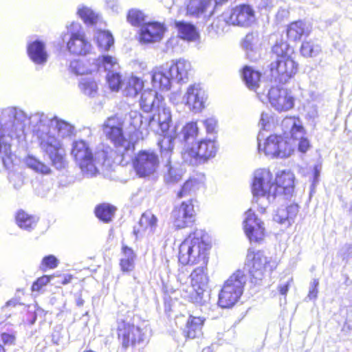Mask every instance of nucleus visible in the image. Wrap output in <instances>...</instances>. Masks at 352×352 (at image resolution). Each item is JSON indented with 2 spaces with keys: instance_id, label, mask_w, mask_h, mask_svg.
<instances>
[{
  "instance_id": "9b49d317",
  "label": "nucleus",
  "mask_w": 352,
  "mask_h": 352,
  "mask_svg": "<svg viewBox=\"0 0 352 352\" xmlns=\"http://www.w3.org/2000/svg\"><path fill=\"white\" fill-rule=\"evenodd\" d=\"M251 192L254 197H276L274 177L268 168H258L253 175Z\"/></svg>"
},
{
  "instance_id": "f257e3e1",
  "label": "nucleus",
  "mask_w": 352,
  "mask_h": 352,
  "mask_svg": "<svg viewBox=\"0 0 352 352\" xmlns=\"http://www.w3.org/2000/svg\"><path fill=\"white\" fill-rule=\"evenodd\" d=\"M212 248L209 234L205 230L195 229L179 244L178 262L183 266L208 265Z\"/></svg>"
},
{
  "instance_id": "7c9ffc66",
  "label": "nucleus",
  "mask_w": 352,
  "mask_h": 352,
  "mask_svg": "<svg viewBox=\"0 0 352 352\" xmlns=\"http://www.w3.org/2000/svg\"><path fill=\"white\" fill-rule=\"evenodd\" d=\"M169 70L173 78L179 82H184L188 78L191 65L188 61L179 59L170 65Z\"/></svg>"
},
{
  "instance_id": "412c9836",
  "label": "nucleus",
  "mask_w": 352,
  "mask_h": 352,
  "mask_svg": "<svg viewBox=\"0 0 352 352\" xmlns=\"http://www.w3.org/2000/svg\"><path fill=\"white\" fill-rule=\"evenodd\" d=\"M185 10L186 16L196 19L208 18L214 14V7L210 0H188Z\"/></svg>"
},
{
  "instance_id": "de8ad7c7",
  "label": "nucleus",
  "mask_w": 352,
  "mask_h": 352,
  "mask_svg": "<svg viewBox=\"0 0 352 352\" xmlns=\"http://www.w3.org/2000/svg\"><path fill=\"white\" fill-rule=\"evenodd\" d=\"M318 52L311 41H304L300 47V53L304 57H312Z\"/></svg>"
},
{
  "instance_id": "c9c22d12",
  "label": "nucleus",
  "mask_w": 352,
  "mask_h": 352,
  "mask_svg": "<svg viewBox=\"0 0 352 352\" xmlns=\"http://www.w3.org/2000/svg\"><path fill=\"white\" fill-rule=\"evenodd\" d=\"M94 65L95 59L78 58L70 63L69 70L76 75H85L91 72Z\"/></svg>"
},
{
  "instance_id": "37998d69",
  "label": "nucleus",
  "mask_w": 352,
  "mask_h": 352,
  "mask_svg": "<svg viewBox=\"0 0 352 352\" xmlns=\"http://www.w3.org/2000/svg\"><path fill=\"white\" fill-rule=\"evenodd\" d=\"M81 91L86 95L93 96L98 91V82L96 80L91 78L82 79L79 84Z\"/></svg>"
},
{
  "instance_id": "1a4fd4ad",
  "label": "nucleus",
  "mask_w": 352,
  "mask_h": 352,
  "mask_svg": "<svg viewBox=\"0 0 352 352\" xmlns=\"http://www.w3.org/2000/svg\"><path fill=\"white\" fill-rule=\"evenodd\" d=\"M218 146L214 140L202 139L195 145L187 147L183 152V157L195 165L207 162L215 157Z\"/></svg>"
},
{
  "instance_id": "603ef678",
  "label": "nucleus",
  "mask_w": 352,
  "mask_h": 352,
  "mask_svg": "<svg viewBox=\"0 0 352 352\" xmlns=\"http://www.w3.org/2000/svg\"><path fill=\"white\" fill-rule=\"evenodd\" d=\"M80 17L86 23L95 24L98 21V16L89 9L82 8L78 12Z\"/></svg>"
},
{
  "instance_id": "bb28decb",
  "label": "nucleus",
  "mask_w": 352,
  "mask_h": 352,
  "mask_svg": "<svg viewBox=\"0 0 352 352\" xmlns=\"http://www.w3.org/2000/svg\"><path fill=\"white\" fill-rule=\"evenodd\" d=\"M204 322L205 318L203 317L189 316L184 330L185 338L186 339H195L201 336Z\"/></svg>"
},
{
  "instance_id": "052dcab7",
  "label": "nucleus",
  "mask_w": 352,
  "mask_h": 352,
  "mask_svg": "<svg viewBox=\"0 0 352 352\" xmlns=\"http://www.w3.org/2000/svg\"><path fill=\"white\" fill-rule=\"evenodd\" d=\"M102 63L104 67L110 66L112 67L117 63L115 58L111 56H102L101 57Z\"/></svg>"
},
{
  "instance_id": "79ce46f5",
  "label": "nucleus",
  "mask_w": 352,
  "mask_h": 352,
  "mask_svg": "<svg viewBox=\"0 0 352 352\" xmlns=\"http://www.w3.org/2000/svg\"><path fill=\"white\" fill-rule=\"evenodd\" d=\"M109 89L113 91H118L122 85V75L116 72H109L106 76Z\"/></svg>"
},
{
  "instance_id": "e433bc0d",
  "label": "nucleus",
  "mask_w": 352,
  "mask_h": 352,
  "mask_svg": "<svg viewBox=\"0 0 352 352\" xmlns=\"http://www.w3.org/2000/svg\"><path fill=\"white\" fill-rule=\"evenodd\" d=\"M298 212V206L297 204H290L287 207L278 208L274 219L279 223H284L287 221L294 219Z\"/></svg>"
},
{
  "instance_id": "5701e85b",
  "label": "nucleus",
  "mask_w": 352,
  "mask_h": 352,
  "mask_svg": "<svg viewBox=\"0 0 352 352\" xmlns=\"http://www.w3.org/2000/svg\"><path fill=\"white\" fill-rule=\"evenodd\" d=\"M139 103L144 112L149 113L164 104V98L155 90L147 89L141 92Z\"/></svg>"
},
{
  "instance_id": "c756f323",
  "label": "nucleus",
  "mask_w": 352,
  "mask_h": 352,
  "mask_svg": "<svg viewBox=\"0 0 352 352\" xmlns=\"http://www.w3.org/2000/svg\"><path fill=\"white\" fill-rule=\"evenodd\" d=\"M157 112L151 119H155L162 135L169 134L172 124V116L169 108L162 104L160 109H156Z\"/></svg>"
},
{
  "instance_id": "6e6552de",
  "label": "nucleus",
  "mask_w": 352,
  "mask_h": 352,
  "mask_svg": "<svg viewBox=\"0 0 352 352\" xmlns=\"http://www.w3.org/2000/svg\"><path fill=\"white\" fill-rule=\"evenodd\" d=\"M194 199H189L175 206L170 214V221L176 230L192 226L196 222V211Z\"/></svg>"
},
{
  "instance_id": "e2e57ef3",
  "label": "nucleus",
  "mask_w": 352,
  "mask_h": 352,
  "mask_svg": "<svg viewBox=\"0 0 352 352\" xmlns=\"http://www.w3.org/2000/svg\"><path fill=\"white\" fill-rule=\"evenodd\" d=\"M61 276V275H58ZM73 279V276L71 274L63 275L61 280L58 283L60 285H65L69 284Z\"/></svg>"
},
{
  "instance_id": "2eb2a0df",
  "label": "nucleus",
  "mask_w": 352,
  "mask_h": 352,
  "mask_svg": "<svg viewBox=\"0 0 352 352\" xmlns=\"http://www.w3.org/2000/svg\"><path fill=\"white\" fill-rule=\"evenodd\" d=\"M133 168L140 177H146L154 174L159 166L157 155L148 150L139 151L132 159Z\"/></svg>"
},
{
  "instance_id": "864d4df0",
  "label": "nucleus",
  "mask_w": 352,
  "mask_h": 352,
  "mask_svg": "<svg viewBox=\"0 0 352 352\" xmlns=\"http://www.w3.org/2000/svg\"><path fill=\"white\" fill-rule=\"evenodd\" d=\"M58 265V259L54 255L44 256L41 263V269L42 271L54 269Z\"/></svg>"
},
{
  "instance_id": "dca6fc26",
  "label": "nucleus",
  "mask_w": 352,
  "mask_h": 352,
  "mask_svg": "<svg viewBox=\"0 0 352 352\" xmlns=\"http://www.w3.org/2000/svg\"><path fill=\"white\" fill-rule=\"evenodd\" d=\"M267 98L272 107L278 112L287 111L294 107L296 98L291 89L273 85L268 91Z\"/></svg>"
},
{
  "instance_id": "ea45409f",
  "label": "nucleus",
  "mask_w": 352,
  "mask_h": 352,
  "mask_svg": "<svg viewBox=\"0 0 352 352\" xmlns=\"http://www.w3.org/2000/svg\"><path fill=\"white\" fill-rule=\"evenodd\" d=\"M98 46L102 50H108L113 44V38L107 31H98L96 36Z\"/></svg>"
},
{
  "instance_id": "6e6d98bb",
  "label": "nucleus",
  "mask_w": 352,
  "mask_h": 352,
  "mask_svg": "<svg viewBox=\"0 0 352 352\" xmlns=\"http://www.w3.org/2000/svg\"><path fill=\"white\" fill-rule=\"evenodd\" d=\"M54 131H56L58 137L64 138L67 133L70 131L69 124L63 120H56Z\"/></svg>"
},
{
  "instance_id": "09e8293b",
  "label": "nucleus",
  "mask_w": 352,
  "mask_h": 352,
  "mask_svg": "<svg viewBox=\"0 0 352 352\" xmlns=\"http://www.w3.org/2000/svg\"><path fill=\"white\" fill-rule=\"evenodd\" d=\"M54 277H55L54 274L43 275L41 277H38L34 282H33L31 286V291L36 292H41L43 287L46 286Z\"/></svg>"
},
{
  "instance_id": "5fc2aeb1",
  "label": "nucleus",
  "mask_w": 352,
  "mask_h": 352,
  "mask_svg": "<svg viewBox=\"0 0 352 352\" xmlns=\"http://www.w3.org/2000/svg\"><path fill=\"white\" fill-rule=\"evenodd\" d=\"M136 258H122L119 261L120 270L123 273H129L135 268V261Z\"/></svg>"
},
{
  "instance_id": "bf43d9fd",
  "label": "nucleus",
  "mask_w": 352,
  "mask_h": 352,
  "mask_svg": "<svg viewBox=\"0 0 352 352\" xmlns=\"http://www.w3.org/2000/svg\"><path fill=\"white\" fill-rule=\"evenodd\" d=\"M310 148V143L307 138H301L298 143V150L302 153H306Z\"/></svg>"
},
{
  "instance_id": "473e14b6",
  "label": "nucleus",
  "mask_w": 352,
  "mask_h": 352,
  "mask_svg": "<svg viewBox=\"0 0 352 352\" xmlns=\"http://www.w3.org/2000/svg\"><path fill=\"white\" fill-rule=\"evenodd\" d=\"M14 217L16 223L20 228L29 231L33 230L38 221V217L29 214L23 209L17 210Z\"/></svg>"
},
{
  "instance_id": "8fccbe9b",
  "label": "nucleus",
  "mask_w": 352,
  "mask_h": 352,
  "mask_svg": "<svg viewBox=\"0 0 352 352\" xmlns=\"http://www.w3.org/2000/svg\"><path fill=\"white\" fill-rule=\"evenodd\" d=\"M183 173L181 170L169 168L166 176V182L168 184H175L182 181Z\"/></svg>"
},
{
  "instance_id": "9d476101",
  "label": "nucleus",
  "mask_w": 352,
  "mask_h": 352,
  "mask_svg": "<svg viewBox=\"0 0 352 352\" xmlns=\"http://www.w3.org/2000/svg\"><path fill=\"white\" fill-rule=\"evenodd\" d=\"M223 21L229 26L250 27L255 21L256 12L248 3H241L230 8L223 13Z\"/></svg>"
},
{
  "instance_id": "49530a36",
  "label": "nucleus",
  "mask_w": 352,
  "mask_h": 352,
  "mask_svg": "<svg viewBox=\"0 0 352 352\" xmlns=\"http://www.w3.org/2000/svg\"><path fill=\"white\" fill-rule=\"evenodd\" d=\"M2 343L0 344V352H7L6 346L16 344V335L13 332H2L0 333Z\"/></svg>"
},
{
  "instance_id": "774afa93",
  "label": "nucleus",
  "mask_w": 352,
  "mask_h": 352,
  "mask_svg": "<svg viewBox=\"0 0 352 352\" xmlns=\"http://www.w3.org/2000/svg\"><path fill=\"white\" fill-rule=\"evenodd\" d=\"M201 352H214V350L210 346L205 347L202 349Z\"/></svg>"
},
{
  "instance_id": "a18cd8bd",
  "label": "nucleus",
  "mask_w": 352,
  "mask_h": 352,
  "mask_svg": "<svg viewBox=\"0 0 352 352\" xmlns=\"http://www.w3.org/2000/svg\"><path fill=\"white\" fill-rule=\"evenodd\" d=\"M126 19L133 26H141L144 21V15L141 11L132 9L128 12Z\"/></svg>"
},
{
  "instance_id": "13d9d810",
  "label": "nucleus",
  "mask_w": 352,
  "mask_h": 352,
  "mask_svg": "<svg viewBox=\"0 0 352 352\" xmlns=\"http://www.w3.org/2000/svg\"><path fill=\"white\" fill-rule=\"evenodd\" d=\"M319 285V280L314 279L311 283L310 289L308 292L307 296L309 300H315L318 296V287Z\"/></svg>"
},
{
  "instance_id": "69168bd1",
  "label": "nucleus",
  "mask_w": 352,
  "mask_h": 352,
  "mask_svg": "<svg viewBox=\"0 0 352 352\" xmlns=\"http://www.w3.org/2000/svg\"><path fill=\"white\" fill-rule=\"evenodd\" d=\"M229 0H210V2L212 3V6L214 7V12H215L217 8L219 6H222L226 4Z\"/></svg>"
},
{
  "instance_id": "a211bd4d",
  "label": "nucleus",
  "mask_w": 352,
  "mask_h": 352,
  "mask_svg": "<svg viewBox=\"0 0 352 352\" xmlns=\"http://www.w3.org/2000/svg\"><path fill=\"white\" fill-rule=\"evenodd\" d=\"M166 30L165 25L160 22L151 21L142 23L139 32V41L142 43L160 41Z\"/></svg>"
},
{
  "instance_id": "aec40b11",
  "label": "nucleus",
  "mask_w": 352,
  "mask_h": 352,
  "mask_svg": "<svg viewBox=\"0 0 352 352\" xmlns=\"http://www.w3.org/2000/svg\"><path fill=\"white\" fill-rule=\"evenodd\" d=\"M67 50L73 55L85 56L90 54L91 45L83 32H72L67 42Z\"/></svg>"
},
{
  "instance_id": "f8f14e48",
  "label": "nucleus",
  "mask_w": 352,
  "mask_h": 352,
  "mask_svg": "<svg viewBox=\"0 0 352 352\" xmlns=\"http://www.w3.org/2000/svg\"><path fill=\"white\" fill-rule=\"evenodd\" d=\"M190 286L188 291L189 301L200 303L206 292L209 280L208 265H198L190 274Z\"/></svg>"
},
{
  "instance_id": "2f4dec72",
  "label": "nucleus",
  "mask_w": 352,
  "mask_h": 352,
  "mask_svg": "<svg viewBox=\"0 0 352 352\" xmlns=\"http://www.w3.org/2000/svg\"><path fill=\"white\" fill-rule=\"evenodd\" d=\"M144 81L143 79L132 75L126 80L123 94L126 97L134 98L144 91Z\"/></svg>"
},
{
  "instance_id": "6ab92c4d",
  "label": "nucleus",
  "mask_w": 352,
  "mask_h": 352,
  "mask_svg": "<svg viewBox=\"0 0 352 352\" xmlns=\"http://www.w3.org/2000/svg\"><path fill=\"white\" fill-rule=\"evenodd\" d=\"M158 226V218L151 211L143 212L138 223L133 226V234L136 239L153 234Z\"/></svg>"
},
{
  "instance_id": "4468645a",
  "label": "nucleus",
  "mask_w": 352,
  "mask_h": 352,
  "mask_svg": "<svg viewBox=\"0 0 352 352\" xmlns=\"http://www.w3.org/2000/svg\"><path fill=\"white\" fill-rule=\"evenodd\" d=\"M116 333L117 338L124 350L140 344L144 339V333L140 327L124 320L118 323Z\"/></svg>"
},
{
  "instance_id": "338daca9",
  "label": "nucleus",
  "mask_w": 352,
  "mask_h": 352,
  "mask_svg": "<svg viewBox=\"0 0 352 352\" xmlns=\"http://www.w3.org/2000/svg\"><path fill=\"white\" fill-rule=\"evenodd\" d=\"M204 124L208 131H212L213 130L214 127L212 124V122L210 120H205Z\"/></svg>"
},
{
  "instance_id": "f03ea898",
  "label": "nucleus",
  "mask_w": 352,
  "mask_h": 352,
  "mask_svg": "<svg viewBox=\"0 0 352 352\" xmlns=\"http://www.w3.org/2000/svg\"><path fill=\"white\" fill-rule=\"evenodd\" d=\"M272 53L276 59L269 65L270 76L280 84L289 82L299 71L294 50L286 41L281 40L273 45Z\"/></svg>"
},
{
  "instance_id": "b1692460",
  "label": "nucleus",
  "mask_w": 352,
  "mask_h": 352,
  "mask_svg": "<svg viewBox=\"0 0 352 352\" xmlns=\"http://www.w3.org/2000/svg\"><path fill=\"white\" fill-rule=\"evenodd\" d=\"M311 32L310 27L303 20L298 19L290 22L286 28V36L288 40L298 42L303 37L308 36Z\"/></svg>"
},
{
  "instance_id": "4be33fe9",
  "label": "nucleus",
  "mask_w": 352,
  "mask_h": 352,
  "mask_svg": "<svg viewBox=\"0 0 352 352\" xmlns=\"http://www.w3.org/2000/svg\"><path fill=\"white\" fill-rule=\"evenodd\" d=\"M206 96L198 85H190L186 93L185 104L193 112L201 111L205 107Z\"/></svg>"
},
{
  "instance_id": "20e7f679",
  "label": "nucleus",
  "mask_w": 352,
  "mask_h": 352,
  "mask_svg": "<svg viewBox=\"0 0 352 352\" xmlns=\"http://www.w3.org/2000/svg\"><path fill=\"white\" fill-rule=\"evenodd\" d=\"M245 285L243 272L237 270L224 282L218 296V305L224 309L232 307L240 299Z\"/></svg>"
},
{
  "instance_id": "4c0bfd02",
  "label": "nucleus",
  "mask_w": 352,
  "mask_h": 352,
  "mask_svg": "<svg viewBox=\"0 0 352 352\" xmlns=\"http://www.w3.org/2000/svg\"><path fill=\"white\" fill-rule=\"evenodd\" d=\"M200 183L199 179L192 177H189L177 192V197L181 199L190 195L192 192L199 188Z\"/></svg>"
},
{
  "instance_id": "7ed1b4c3",
  "label": "nucleus",
  "mask_w": 352,
  "mask_h": 352,
  "mask_svg": "<svg viewBox=\"0 0 352 352\" xmlns=\"http://www.w3.org/2000/svg\"><path fill=\"white\" fill-rule=\"evenodd\" d=\"M102 133L116 149L122 148V160L129 156L135 149V142L129 140L124 131V120L118 114L107 117L101 125Z\"/></svg>"
},
{
  "instance_id": "cd10ccee",
  "label": "nucleus",
  "mask_w": 352,
  "mask_h": 352,
  "mask_svg": "<svg viewBox=\"0 0 352 352\" xmlns=\"http://www.w3.org/2000/svg\"><path fill=\"white\" fill-rule=\"evenodd\" d=\"M174 25L177 30L178 36L182 40L193 42L199 39V31L192 23L184 21H176Z\"/></svg>"
},
{
  "instance_id": "3c124183",
  "label": "nucleus",
  "mask_w": 352,
  "mask_h": 352,
  "mask_svg": "<svg viewBox=\"0 0 352 352\" xmlns=\"http://www.w3.org/2000/svg\"><path fill=\"white\" fill-rule=\"evenodd\" d=\"M184 139L186 141L190 138H195L198 135V127L196 122L186 123L183 127Z\"/></svg>"
},
{
  "instance_id": "423d86ee",
  "label": "nucleus",
  "mask_w": 352,
  "mask_h": 352,
  "mask_svg": "<svg viewBox=\"0 0 352 352\" xmlns=\"http://www.w3.org/2000/svg\"><path fill=\"white\" fill-rule=\"evenodd\" d=\"M39 146L56 168L61 169L66 166L67 151L58 137H55L50 131L42 133L39 136Z\"/></svg>"
},
{
  "instance_id": "0e129e2a",
  "label": "nucleus",
  "mask_w": 352,
  "mask_h": 352,
  "mask_svg": "<svg viewBox=\"0 0 352 352\" xmlns=\"http://www.w3.org/2000/svg\"><path fill=\"white\" fill-rule=\"evenodd\" d=\"M290 287V282H287L286 284L278 286V292L283 296H286L289 288Z\"/></svg>"
},
{
  "instance_id": "f704fd0d",
  "label": "nucleus",
  "mask_w": 352,
  "mask_h": 352,
  "mask_svg": "<svg viewBox=\"0 0 352 352\" xmlns=\"http://www.w3.org/2000/svg\"><path fill=\"white\" fill-rule=\"evenodd\" d=\"M282 125L285 128L290 127V137L295 140L298 138L299 135L305 133V129L298 117L286 116L282 122Z\"/></svg>"
},
{
  "instance_id": "393cba45",
  "label": "nucleus",
  "mask_w": 352,
  "mask_h": 352,
  "mask_svg": "<svg viewBox=\"0 0 352 352\" xmlns=\"http://www.w3.org/2000/svg\"><path fill=\"white\" fill-rule=\"evenodd\" d=\"M276 197L282 195H289L292 192L294 187V177L291 173L282 171L277 174L274 179Z\"/></svg>"
},
{
  "instance_id": "ddd939ff",
  "label": "nucleus",
  "mask_w": 352,
  "mask_h": 352,
  "mask_svg": "<svg viewBox=\"0 0 352 352\" xmlns=\"http://www.w3.org/2000/svg\"><path fill=\"white\" fill-rule=\"evenodd\" d=\"M258 150L266 156L270 157H287L289 156L293 149L281 135L271 134L267 136L263 142L258 143Z\"/></svg>"
},
{
  "instance_id": "680f3d73",
  "label": "nucleus",
  "mask_w": 352,
  "mask_h": 352,
  "mask_svg": "<svg viewBox=\"0 0 352 352\" xmlns=\"http://www.w3.org/2000/svg\"><path fill=\"white\" fill-rule=\"evenodd\" d=\"M272 118L267 113H262L261 116V124L262 125V129L263 130H266L267 126L270 124L271 120Z\"/></svg>"
},
{
  "instance_id": "a19ab883",
  "label": "nucleus",
  "mask_w": 352,
  "mask_h": 352,
  "mask_svg": "<svg viewBox=\"0 0 352 352\" xmlns=\"http://www.w3.org/2000/svg\"><path fill=\"white\" fill-rule=\"evenodd\" d=\"M162 138L158 141L157 145L161 154L170 155L174 148V138L169 134L162 135Z\"/></svg>"
},
{
  "instance_id": "a878e982",
  "label": "nucleus",
  "mask_w": 352,
  "mask_h": 352,
  "mask_svg": "<svg viewBox=\"0 0 352 352\" xmlns=\"http://www.w3.org/2000/svg\"><path fill=\"white\" fill-rule=\"evenodd\" d=\"M240 74L246 87L256 92L261 83V72L251 66L244 65L240 70Z\"/></svg>"
},
{
  "instance_id": "c03bdc74",
  "label": "nucleus",
  "mask_w": 352,
  "mask_h": 352,
  "mask_svg": "<svg viewBox=\"0 0 352 352\" xmlns=\"http://www.w3.org/2000/svg\"><path fill=\"white\" fill-rule=\"evenodd\" d=\"M27 164L28 166L34 170L38 173H41L42 174H50L51 173V170L50 167H48L45 163L38 160L35 157H29L27 159Z\"/></svg>"
},
{
  "instance_id": "4d7b16f0",
  "label": "nucleus",
  "mask_w": 352,
  "mask_h": 352,
  "mask_svg": "<svg viewBox=\"0 0 352 352\" xmlns=\"http://www.w3.org/2000/svg\"><path fill=\"white\" fill-rule=\"evenodd\" d=\"M121 253L126 258H136V254L133 249L127 245L122 243L121 247Z\"/></svg>"
},
{
  "instance_id": "39448f33",
  "label": "nucleus",
  "mask_w": 352,
  "mask_h": 352,
  "mask_svg": "<svg viewBox=\"0 0 352 352\" xmlns=\"http://www.w3.org/2000/svg\"><path fill=\"white\" fill-rule=\"evenodd\" d=\"M245 265L251 278L256 283L271 276L277 267L276 261L266 256L263 251L253 250H248Z\"/></svg>"
},
{
  "instance_id": "f3484780",
  "label": "nucleus",
  "mask_w": 352,
  "mask_h": 352,
  "mask_svg": "<svg viewBox=\"0 0 352 352\" xmlns=\"http://www.w3.org/2000/svg\"><path fill=\"white\" fill-rule=\"evenodd\" d=\"M243 231L250 242L261 243L265 236L264 223L250 209L243 222Z\"/></svg>"
},
{
  "instance_id": "58836bf2",
  "label": "nucleus",
  "mask_w": 352,
  "mask_h": 352,
  "mask_svg": "<svg viewBox=\"0 0 352 352\" xmlns=\"http://www.w3.org/2000/svg\"><path fill=\"white\" fill-rule=\"evenodd\" d=\"M152 83L160 89H169L171 86L170 78L162 71H155L153 73Z\"/></svg>"
},
{
  "instance_id": "0eeeda50",
  "label": "nucleus",
  "mask_w": 352,
  "mask_h": 352,
  "mask_svg": "<svg viewBox=\"0 0 352 352\" xmlns=\"http://www.w3.org/2000/svg\"><path fill=\"white\" fill-rule=\"evenodd\" d=\"M71 153L83 174L94 176L98 173L96 159L88 142L82 140L75 141Z\"/></svg>"
},
{
  "instance_id": "72a5a7b5",
  "label": "nucleus",
  "mask_w": 352,
  "mask_h": 352,
  "mask_svg": "<svg viewBox=\"0 0 352 352\" xmlns=\"http://www.w3.org/2000/svg\"><path fill=\"white\" fill-rule=\"evenodd\" d=\"M116 210L117 208L115 206L102 203L96 206L94 214L100 221L109 223L112 221Z\"/></svg>"
},
{
  "instance_id": "c85d7f7f",
  "label": "nucleus",
  "mask_w": 352,
  "mask_h": 352,
  "mask_svg": "<svg viewBox=\"0 0 352 352\" xmlns=\"http://www.w3.org/2000/svg\"><path fill=\"white\" fill-rule=\"evenodd\" d=\"M27 52L30 59L36 64L43 65L47 61V54L44 43L41 41L36 40L30 43L27 47Z\"/></svg>"
}]
</instances>
